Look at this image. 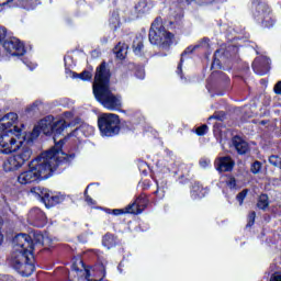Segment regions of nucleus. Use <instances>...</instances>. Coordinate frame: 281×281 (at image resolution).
Listing matches in <instances>:
<instances>
[{
	"instance_id": "obj_1",
	"label": "nucleus",
	"mask_w": 281,
	"mask_h": 281,
	"mask_svg": "<svg viewBox=\"0 0 281 281\" xmlns=\"http://www.w3.org/2000/svg\"><path fill=\"white\" fill-rule=\"evenodd\" d=\"M74 156H69L64 151L48 150L40 155L36 159L31 161L29 169L22 171L18 176V183L21 186H27L35 181H42L43 179H49L52 173L58 168L63 161H71Z\"/></svg>"
},
{
	"instance_id": "obj_2",
	"label": "nucleus",
	"mask_w": 281,
	"mask_h": 281,
	"mask_svg": "<svg viewBox=\"0 0 281 281\" xmlns=\"http://www.w3.org/2000/svg\"><path fill=\"white\" fill-rule=\"evenodd\" d=\"M45 235L41 233L19 234L13 238V249L11 256V262L13 269L27 278L34 273V263L32 262V251H34V245H43V238Z\"/></svg>"
},
{
	"instance_id": "obj_3",
	"label": "nucleus",
	"mask_w": 281,
	"mask_h": 281,
	"mask_svg": "<svg viewBox=\"0 0 281 281\" xmlns=\"http://www.w3.org/2000/svg\"><path fill=\"white\" fill-rule=\"evenodd\" d=\"M111 71L106 63H102L98 68L92 85L95 100L108 109V111H120L122 109V97L111 92L110 88Z\"/></svg>"
},
{
	"instance_id": "obj_4",
	"label": "nucleus",
	"mask_w": 281,
	"mask_h": 281,
	"mask_svg": "<svg viewBox=\"0 0 281 281\" xmlns=\"http://www.w3.org/2000/svg\"><path fill=\"white\" fill-rule=\"evenodd\" d=\"M65 120L54 121V116H46L41 120L37 125L33 128L32 133L29 135V142H34L41 133L44 135H53L55 147L52 148L54 153H63L60 148H63V138H59L63 133H65L66 128ZM59 138V140H58Z\"/></svg>"
},
{
	"instance_id": "obj_5",
	"label": "nucleus",
	"mask_w": 281,
	"mask_h": 281,
	"mask_svg": "<svg viewBox=\"0 0 281 281\" xmlns=\"http://www.w3.org/2000/svg\"><path fill=\"white\" fill-rule=\"evenodd\" d=\"M25 139H30V136H23L20 127H14V132L12 130L0 132V153L3 155L16 153L23 146Z\"/></svg>"
},
{
	"instance_id": "obj_6",
	"label": "nucleus",
	"mask_w": 281,
	"mask_h": 281,
	"mask_svg": "<svg viewBox=\"0 0 281 281\" xmlns=\"http://www.w3.org/2000/svg\"><path fill=\"white\" fill-rule=\"evenodd\" d=\"M173 38L175 35L161 25V20L156 19L149 30V43H151V45H158L162 47V49H168L169 45H172Z\"/></svg>"
},
{
	"instance_id": "obj_7",
	"label": "nucleus",
	"mask_w": 281,
	"mask_h": 281,
	"mask_svg": "<svg viewBox=\"0 0 281 281\" xmlns=\"http://www.w3.org/2000/svg\"><path fill=\"white\" fill-rule=\"evenodd\" d=\"M98 124L101 134L105 137H111L120 133V116L117 114L103 113L100 115Z\"/></svg>"
},
{
	"instance_id": "obj_8",
	"label": "nucleus",
	"mask_w": 281,
	"mask_h": 281,
	"mask_svg": "<svg viewBox=\"0 0 281 281\" xmlns=\"http://www.w3.org/2000/svg\"><path fill=\"white\" fill-rule=\"evenodd\" d=\"M3 47L8 54L11 56H23L25 54V46L16 37L7 40L3 43Z\"/></svg>"
},
{
	"instance_id": "obj_9",
	"label": "nucleus",
	"mask_w": 281,
	"mask_h": 281,
	"mask_svg": "<svg viewBox=\"0 0 281 281\" xmlns=\"http://www.w3.org/2000/svg\"><path fill=\"white\" fill-rule=\"evenodd\" d=\"M16 122H19V115L14 112L5 114L3 117L0 119V133H10L12 131L14 133V127L16 126Z\"/></svg>"
},
{
	"instance_id": "obj_10",
	"label": "nucleus",
	"mask_w": 281,
	"mask_h": 281,
	"mask_svg": "<svg viewBox=\"0 0 281 281\" xmlns=\"http://www.w3.org/2000/svg\"><path fill=\"white\" fill-rule=\"evenodd\" d=\"M72 271H76V273L80 277V278H86V280L91 281V270H89V268L85 267V262H82V259H77L74 263H72Z\"/></svg>"
},
{
	"instance_id": "obj_11",
	"label": "nucleus",
	"mask_w": 281,
	"mask_h": 281,
	"mask_svg": "<svg viewBox=\"0 0 281 281\" xmlns=\"http://www.w3.org/2000/svg\"><path fill=\"white\" fill-rule=\"evenodd\" d=\"M235 162L232 159V157H221L216 161V168L220 172H231V170H234Z\"/></svg>"
},
{
	"instance_id": "obj_12",
	"label": "nucleus",
	"mask_w": 281,
	"mask_h": 281,
	"mask_svg": "<svg viewBox=\"0 0 281 281\" xmlns=\"http://www.w3.org/2000/svg\"><path fill=\"white\" fill-rule=\"evenodd\" d=\"M23 165L21 160L14 155L10 156L3 164V168L5 172H14V170H19Z\"/></svg>"
},
{
	"instance_id": "obj_13",
	"label": "nucleus",
	"mask_w": 281,
	"mask_h": 281,
	"mask_svg": "<svg viewBox=\"0 0 281 281\" xmlns=\"http://www.w3.org/2000/svg\"><path fill=\"white\" fill-rule=\"evenodd\" d=\"M144 203H146V200L138 198L133 204L125 207L126 214H142L144 212Z\"/></svg>"
},
{
	"instance_id": "obj_14",
	"label": "nucleus",
	"mask_w": 281,
	"mask_h": 281,
	"mask_svg": "<svg viewBox=\"0 0 281 281\" xmlns=\"http://www.w3.org/2000/svg\"><path fill=\"white\" fill-rule=\"evenodd\" d=\"M233 146L237 150L238 155H247L249 151V144L238 136L233 138Z\"/></svg>"
},
{
	"instance_id": "obj_15",
	"label": "nucleus",
	"mask_w": 281,
	"mask_h": 281,
	"mask_svg": "<svg viewBox=\"0 0 281 281\" xmlns=\"http://www.w3.org/2000/svg\"><path fill=\"white\" fill-rule=\"evenodd\" d=\"M31 192H33V194H37V196H40L44 203H47L49 199H54V196H52V192L45 188L35 187L31 190Z\"/></svg>"
},
{
	"instance_id": "obj_16",
	"label": "nucleus",
	"mask_w": 281,
	"mask_h": 281,
	"mask_svg": "<svg viewBox=\"0 0 281 281\" xmlns=\"http://www.w3.org/2000/svg\"><path fill=\"white\" fill-rule=\"evenodd\" d=\"M116 58H120V60H124L126 58V54H128V45L125 43L120 42L113 49Z\"/></svg>"
},
{
	"instance_id": "obj_17",
	"label": "nucleus",
	"mask_w": 281,
	"mask_h": 281,
	"mask_svg": "<svg viewBox=\"0 0 281 281\" xmlns=\"http://www.w3.org/2000/svg\"><path fill=\"white\" fill-rule=\"evenodd\" d=\"M15 156L23 166L25 161H30V157H32V149H30V147H23Z\"/></svg>"
},
{
	"instance_id": "obj_18",
	"label": "nucleus",
	"mask_w": 281,
	"mask_h": 281,
	"mask_svg": "<svg viewBox=\"0 0 281 281\" xmlns=\"http://www.w3.org/2000/svg\"><path fill=\"white\" fill-rule=\"evenodd\" d=\"M103 247H106V249H113L115 245H117V237H114L111 234H105L102 239Z\"/></svg>"
},
{
	"instance_id": "obj_19",
	"label": "nucleus",
	"mask_w": 281,
	"mask_h": 281,
	"mask_svg": "<svg viewBox=\"0 0 281 281\" xmlns=\"http://www.w3.org/2000/svg\"><path fill=\"white\" fill-rule=\"evenodd\" d=\"M135 10L138 14H146V12L150 11V5H148L147 0H139L135 5Z\"/></svg>"
},
{
	"instance_id": "obj_20",
	"label": "nucleus",
	"mask_w": 281,
	"mask_h": 281,
	"mask_svg": "<svg viewBox=\"0 0 281 281\" xmlns=\"http://www.w3.org/2000/svg\"><path fill=\"white\" fill-rule=\"evenodd\" d=\"M257 207L259 210H267V207H269V195L261 194L258 199Z\"/></svg>"
},
{
	"instance_id": "obj_21",
	"label": "nucleus",
	"mask_w": 281,
	"mask_h": 281,
	"mask_svg": "<svg viewBox=\"0 0 281 281\" xmlns=\"http://www.w3.org/2000/svg\"><path fill=\"white\" fill-rule=\"evenodd\" d=\"M133 49L136 55L142 54V49H144V43L142 41L137 40L133 43Z\"/></svg>"
},
{
	"instance_id": "obj_22",
	"label": "nucleus",
	"mask_w": 281,
	"mask_h": 281,
	"mask_svg": "<svg viewBox=\"0 0 281 281\" xmlns=\"http://www.w3.org/2000/svg\"><path fill=\"white\" fill-rule=\"evenodd\" d=\"M41 106H42L41 101H36L35 103H33L32 105L26 108V112L27 113H36V111H41Z\"/></svg>"
},
{
	"instance_id": "obj_23",
	"label": "nucleus",
	"mask_w": 281,
	"mask_h": 281,
	"mask_svg": "<svg viewBox=\"0 0 281 281\" xmlns=\"http://www.w3.org/2000/svg\"><path fill=\"white\" fill-rule=\"evenodd\" d=\"M269 164H271V166H274V168H280L281 167L280 156H270Z\"/></svg>"
},
{
	"instance_id": "obj_24",
	"label": "nucleus",
	"mask_w": 281,
	"mask_h": 281,
	"mask_svg": "<svg viewBox=\"0 0 281 281\" xmlns=\"http://www.w3.org/2000/svg\"><path fill=\"white\" fill-rule=\"evenodd\" d=\"M260 168H262V164H260V161H255L251 166V172L254 175H258V172H260Z\"/></svg>"
},
{
	"instance_id": "obj_25",
	"label": "nucleus",
	"mask_w": 281,
	"mask_h": 281,
	"mask_svg": "<svg viewBox=\"0 0 281 281\" xmlns=\"http://www.w3.org/2000/svg\"><path fill=\"white\" fill-rule=\"evenodd\" d=\"M78 76V78H80L81 80H91V78H92V75H91V72H89V71H83V72H81L80 75H77Z\"/></svg>"
},
{
	"instance_id": "obj_26",
	"label": "nucleus",
	"mask_w": 281,
	"mask_h": 281,
	"mask_svg": "<svg viewBox=\"0 0 281 281\" xmlns=\"http://www.w3.org/2000/svg\"><path fill=\"white\" fill-rule=\"evenodd\" d=\"M256 222V212H250L248 215V227H251V225H254V223Z\"/></svg>"
},
{
	"instance_id": "obj_27",
	"label": "nucleus",
	"mask_w": 281,
	"mask_h": 281,
	"mask_svg": "<svg viewBox=\"0 0 281 281\" xmlns=\"http://www.w3.org/2000/svg\"><path fill=\"white\" fill-rule=\"evenodd\" d=\"M196 135H205L207 133V125H202L195 130Z\"/></svg>"
},
{
	"instance_id": "obj_28",
	"label": "nucleus",
	"mask_w": 281,
	"mask_h": 281,
	"mask_svg": "<svg viewBox=\"0 0 281 281\" xmlns=\"http://www.w3.org/2000/svg\"><path fill=\"white\" fill-rule=\"evenodd\" d=\"M42 245H43L44 247H50V246H52V237H49V236H47V235H44Z\"/></svg>"
},
{
	"instance_id": "obj_29",
	"label": "nucleus",
	"mask_w": 281,
	"mask_h": 281,
	"mask_svg": "<svg viewBox=\"0 0 281 281\" xmlns=\"http://www.w3.org/2000/svg\"><path fill=\"white\" fill-rule=\"evenodd\" d=\"M245 196H247V191H241L237 195V201L239 202V205H243V201H245Z\"/></svg>"
},
{
	"instance_id": "obj_30",
	"label": "nucleus",
	"mask_w": 281,
	"mask_h": 281,
	"mask_svg": "<svg viewBox=\"0 0 281 281\" xmlns=\"http://www.w3.org/2000/svg\"><path fill=\"white\" fill-rule=\"evenodd\" d=\"M5 36H8V30H5L3 26H0V42H2Z\"/></svg>"
},
{
	"instance_id": "obj_31",
	"label": "nucleus",
	"mask_w": 281,
	"mask_h": 281,
	"mask_svg": "<svg viewBox=\"0 0 281 281\" xmlns=\"http://www.w3.org/2000/svg\"><path fill=\"white\" fill-rule=\"evenodd\" d=\"M112 214H114V216H120V214H126V209H114L112 210Z\"/></svg>"
},
{
	"instance_id": "obj_32",
	"label": "nucleus",
	"mask_w": 281,
	"mask_h": 281,
	"mask_svg": "<svg viewBox=\"0 0 281 281\" xmlns=\"http://www.w3.org/2000/svg\"><path fill=\"white\" fill-rule=\"evenodd\" d=\"M274 93H277V95H281V81L277 82L274 86Z\"/></svg>"
},
{
	"instance_id": "obj_33",
	"label": "nucleus",
	"mask_w": 281,
	"mask_h": 281,
	"mask_svg": "<svg viewBox=\"0 0 281 281\" xmlns=\"http://www.w3.org/2000/svg\"><path fill=\"white\" fill-rule=\"evenodd\" d=\"M270 281H281L280 272L273 273L272 277L270 278Z\"/></svg>"
},
{
	"instance_id": "obj_34",
	"label": "nucleus",
	"mask_w": 281,
	"mask_h": 281,
	"mask_svg": "<svg viewBox=\"0 0 281 281\" xmlns=\"http://www.w3.org/2000/svg\"><path fill=\"white\" fill-rule=\"evenodd\" d=\"M210 164V160H207V159H202V160H200V166L202 167V168H207V165Z\"/></svg>"
},
{
	"instance_id": "obj_35",
	"label": "nucleus",
	"mask_w": 281,
	"mask_h": 281,
	"mask_svg": "<svg viewBox=\"0 0 281 281\" xmlns=\"http://www.w3.org/2000/svg\"><path fill=\"white\" fill-rule=\"evenodd\" d=\"M228 186H229V188H236V179L231 178L228 181Z\"/></svg>"
},
{
	"instance_id": "obj_36",
	"label": "nucleus",
	"mask_w": 281,
	"mask_h": 281,
	"mask_svg": "<svg viewBox=\"0 0 281 281\" xmlns=\"http://www.w3.org/2000/svg\"><path fill=\"white\" fill-rule=\"evenodd\" d=\"M86 201L87 203H89L90 205H93L95 203V201H93V199H91L89 195H86Z\"/></svg>"
},
{
	"instance_id": "obj_37",
	"label": "nucleus",
	"mask_w": 281,
	"mask_h": 281,
	"mask_svg": "<svg viewBox=\"0 0 281 281\" xmlns=\"http://www.w3.org/2000/svg\"><path fill=\"white\" fill-rule=\"evenodd\" d=\"M3 244V233L0 231V246Z\"/></svg>"
},
{
	"instance_id": "obj_38",
	"label": "nucleus",
	"mask_w": 281,
	"mask_h": 281,
	"mask_svg": "<svg viewBox=\"0 0 281 281\" xmlns=\"http://www.w3.org/2000/svg\"><path fill=\"white\" fill-rule=\"evenodd\" d=\"M189 52H192V50H190V48H188L187 50L183 52L182 56H186V54H188Z\"/></svg>"
},
{
	"instance_id": "obj_39",
	"label": "nucleus",
	"mask_w": 281,
	"mask_h": 281,
	"mask_svg": "<svg viewBox=\"0 0 281 281\" xmlns=\"http://www.w3.org/2000/svg\"><path fill=\"white\" fill-rule=\"evenodd\" d=\"M261 8H262V5L259 4L258 10H260Z\"/></svg>"
},
{
	"instance_id": "obj_40",
	"label": "nucleus",
	"mask_w": 281,
	"mask_h": 281,
	"mask_svg": "<svg viewBox=\"0 0 281 281\" xmlns=\"http://www.w3.org/2000/svg\"><path fill=\"white\" fill-rule=\"evenodd\" d=\"M87 192H89V187H88L87 190H86V194H87Z\"/></svg>"
}]
</instances>
